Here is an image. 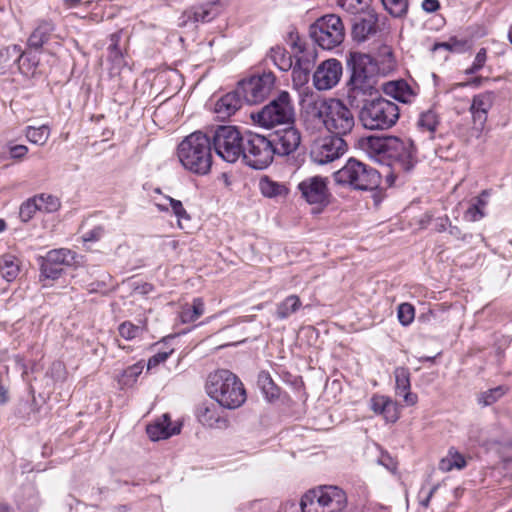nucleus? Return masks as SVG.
<instances>
[{
    "label": "nucleus",
    "instance_id": "4468645a",
    "mask_svg": "<svg viewBox=\"0 0 512 512\" xmlns=\"http://www.w3.org/2000/svg\"><path fill=\"white\" fill-rule=\"evenodd\" d=\"M297 189L301 197L311 205L327 206L330 193L326 178L316 175L303 179Z\"/></svg>",
    "mask_w": 512,
    "mask_h": 512
},
{
    "label": "nucleus",
    "instance_id": "c9c22d12",
    "mask_svg": "<svg viewBox=\"0 0 512 512\" xmlns=\"http://www.w3.org/2000/svg\"><path fill=\"white\" fill-rule=\"evenodd\" d=\"M257 384L268 400H273L279 397V389L268 372L261 371L258 374Z\"/></svg>",
    "mask_w": 512,
    "mask_h": 512
},
{
    "label": "nucleus",
    "instance_id": "3c124183",
    "mask_svg": "<svg viewBox=\"0 0 512 512\" xmlns=\"http://www.w3.org/2000/svg\"><path fill=\"white\" fill-rule=\"evenodd\" d=\"M166 201L169 203V207L171 208L173 214L178 219V224L181 227L182 220H190V216L185 210L182 202L180 200H176L170 196L165 197Z\"/></svg>",
    "mask_w": 512,
    "mask_h": 512
},
{
    "label": "nucleus",
    "instance_id": "864d4df0",
    "mask_svg": "<svg viewBox=\"0 0 512 512\" xmlns=\"http://www.w3.org/2000/svg\"><path fill=\"white\" fill-rule=\"evenodd\" d=\"M310 72L304 68L293 66L292 68V81L293 85L297 88H301L309 82Z\"/></svg>",
    "mask_w": 512,
    "mask_h": 512
},
{
    "label": "nucleus",
    "instance_id": "ddd939ff",
    "mask_svg": "<svg viewBox=\"0 0 512 512\" xmlns=\"http://www.w3.org/2000/svg\"><path fill=\"white\" fill-rule=\"evenodd\" d=\"M384 157L394 160L404 171H410L416 163V149L410 139L387 137Z\"/></svg>",
    "mask_w": 512,
    "mask_h": 512
},
{
    "label": "nucleus",
    "instance_id": "c85d7f7f",
    "mask_svg": "<svg viewBox=\"0 0 512 512\" xmlns=\"http://www.w3.org/2000/svg\"><path fill=\"white\" fill-rule=\"evenodd\" d=\"M20 272L19 259L11 254L3 255L0 259V277L7 282L14 281Z\"/></svg>",
    "mask_w": 512,
    "mask_h": 512
},
{
    "label": "nucleus",
    "instance_id": "ea45409f",
    "mask_svg": "<svg viewBox=\"0 0 512 512\" xmlns=\"http://www.w3.org/2000/svg\"><path fill=\"white\" fill-rule=\"evenodd\" d=\"M25 134L31 143L44 145L50 136V128L47 125L40 127L28 126Z\"/></svg>",
    "mask_w": 512,
    "mask_h": 512
},
{
    "label": "nucleus",
    "instance_id": "72a5a7b5",
    "mask_svg": "<svg viewBox=\"0 0 512 512\" xmlns=\"http://www.w3.org/2000/svg\"><path fill=\"white\" fill-rule=\"evenodd\" d=\"M293 48L298 50L295 52V66L311 71L314 66L315 53L313 51L305 52L304 45L299 39L293 42Z\"/></svg>",
    "mask_w": 512,
    "mask_h": 512
},
{
    "label": "nucleus",
    "instance_id": "49530a36",
    "mask_svg": "<svg viewBox=\"0 0 512 512\" xmlns=\"http://www.w3.org/2000/svg\"><path fill=\"white\" fill-rule=\"evenodd\" d=\"M381 2L393 17H402L408 11V0H381Z\"/></svg>",
    "mask_w": 512,
    "mask_h": 512
},
{
    "label": "nucleus",
    "instance_id": "7c9ffc66",
    "mask_svg": "<svg viewBox=\"0 0 512 512\" xmlns=\"http://www.w3.org/2000/svg\"><path fill=\"white\" fill-rule=\"evenodd\" d=\"M489 196V192L484 190L481 194L474 198L472 204L466 210L464 217L471 222H476L482 219L485 216L484 209L487 205V198Z\"/></svg>",
    "mask_w": 512,
    "mask_h": 512
},
{
    "label": "nucleus",
    "instance_id": "69168bd1",
    "mask_svg": "<svg viewBox=\"0 0 512 512\" xmlns=\"http://www.w3.org/2000/svg\"><path fill=\"white\" fill-rule=\"evenodd\" d=\"M448 232L451 236L458 240H466L467 236L463 234L459 227L452 225L449 223Z\"/></svg>",
    "mask_w": 512,
    "mask_h": 512
},
{
    "label": "nucleus",
    "instance_id": "37998d69",
    "mask_svg": "<svg viewBox=\"0 0 512 512\" xmlns=\"http://www.w3.org/2000/svg\"><path fill=\"white\" fill-rule=\"evenodd\" d=\"M35 198L38 202L37 204L39 206V211L52 213L60 208V200L56 196L50 194H40L35 196Z\"/></svg>",
    "mask_w": 512,
    "mask_h": 512
},
{
    "label": "nucleus",
    "instance_id": "2f4dec72",
    "mask_svg": "<svg viewBox=\"0 0 512 512\" xmlns=\"http://www.w3.org/2000/svg\"><path fill=\"white\" fill-rule=\"evenodd\" d=\"M467 465V460L464 455L457 450L449 451L447 456L443 457L439 462V469L442 472H450L454 469L461 470Z\"/></svg>",
    "mask_w": 512,
    "mask_h": 512
},
{
    "label": "nucleus",
    "instance_id": "6e6552de",
    "mask_svg": "<svg viewBox=\"0 0 512 512\" xmlns=\"http://www.w3.org/2000/svg\"><path fill=\"white\" fill-rule=\"evenodd\" d=\"M215 153L228 163L241 159L243 153L244 133L235 126L221 125L211 130L209 135Z\"/></svg>",
    "mask_w": 512,
    "mask_h": 512
},
{
    "label": "nucleus",
    "instance_id": "dca6fc26",
    "mask_svg": "<svg viewBox=\"0 0 512 512\" xmlns=\"http://www.w3.org/2000/svg\"><path fill=\"white\" fill-rule=\"evenodd\" d=\"M273 142L272 148L275 154L286 156L293 153L301 143V134L293 126L288 125L286 128L275 131L270 136Z\"/></svg>",
    "mask_w": 512,
    "mask_h": 512
},
{
    "label": "nucleus",
    "instance_id": "f257e3e1",
    "mask_svg": "<svg viewBox=\"0 0 512 512\" xmlns=\"http://www.w3.org/2000/svg\"><path fill=\"white\" fill-rule=\"evenodd\" d=\"M351 75L347 83V99L358 106L367 96L378 91V65L368 54L354 52L348 59Z\"/></svg>",
    "mask_w": 512,
    "mask_h": 512
},
{
    "label": "nucleus",
    "instance_id": "6e6d98bb",
    "mask_svg": "<svg viewBox=\"0 0 512 512\" xmlns=\"http://www.w3.org/2000/svg\"><path fill=\"white\" fill-rule=\"evenodd\" d=\"M377 462L378 464L384 466L391 473H395L397 470V460L385 450H381V454L378 457Z\"/></svg>",
    "mask_w": 512,
    "mask_h": 512
},
{
    "label": "nucleus",
    "instance_id": "bb28decb",
    "mask_svg": "<svg viewBox=\"0 0 512 512\" xmlns=\"http://www.w3.org/2000/svg\"><path fill=\"white\" fill-rule=\"evenodd\" d=\"M222 10V4L220 0L210 1L198 6H195L191 10V16L196 22H210L215 19Z\"/></svg>",
    "mask_w": 512,
    "mask_h": 512
},
{
    "label": "nucleus",
    "instance_id": "a878e982",
    "mask_svg": "<svg viewBox=\"0 0 512 512\" xmlns=\"http://www.w3.org/2000/svg\"><path fill=\"white\" fill-rule=\"evenodd\" d=\"M5 52L8 55L11 54L15 57L14 61L18 63L19 69L24 74L33 73L39 64V58L36 55L21 52L18 45H12L5 48Z\"/></svg>",
    "mask_w": 512,
    "mask_h": 512
},
{
    "label": "nucleus",
    "instance_id": "79ce46f5",
    "mask_svg": "<svg viewBox=\"0 0 512 512\" xmlns=\"http://www.w3.org/2000/svg\"><path fill=\"white\" fill-rule=\"evenodd\" d=\"M270 58L274 64L282 71H286L292 67V60L285 50L281 47H274L270 50Z\"/></svg>",
    "mask_w": 512,
    "mask_h": 512
},
{
    "label": "nucleus",
    "instance_id": "4d7b16f0",
    "mask_svg": "<svg viewBox=\"0 0 512 512\" xmlns=\"http://www.w3.org/2000/svg\"><path fill=\"white\" fill-rule=\"evenodd\" d=\"M439 487L440 484H435L427 492H425V487L422 486L418 493L419 504L424 508H428L431 498Z\"/></svg>",
    "mask_w": 512,
    "mask_h": 512
},
{
    "label": "nucleus",
    "instance_id": "cd10ccee",
    "mask_svg": "<svg viewBox=\"0 0 512 512\" xmlns=\"http://www.w3.org/2000/svg\"><path fill=\"white\" fill-rule=\"evenodd\" d=\"M377 19L370 15L368 18H362L355 22L352 28V35L359 42L365 41L370 35L377 31Z\"/></svg>",
    "mask_w": 512,
    "mask_h": 512
},
{
    "label": "nucleus",
    "instance_id": "e433bc0d",
    "mask_svg": "<svg viewBox=\"0 0 512 512\" xmlns=\"http://www.w3.org/2000/svg\"><path fill=\"white\" fill-rule=\"evenodd\" d=\"M204 313V302L201 298H195L192 305L185 306L181 313L180 319L183 323H191L196 321Z\"/></svg>",
    "mask_w": 512,
    "mask_h": 512
},
{
    "label": "nucleus",
    "instance_id": "de8ad7c7",
    "mask_svg": "<svg viewBox=\"0 0 512 512\" xmlns=\"http://www.w3.org/2000/svg\"><path fill=\"white\" fill-rule=\"evenodd\" d=\"M370 0H337L338 5L350 14H359L369 7Z\"/></svg>",
    "mask_w": 512,
    "mask_h": 512
},
{
    "label": "nucleus",
    "instance_id": "423d86ee",
    "mask_svg": "<svg viewBox=\"0 0 512 512\" xmlns=\"http://www.w3.org/2000/svg\"><path fill=\"white\" fill-rule=\"evenodd\" d=\"M333 178L337 185L363 191L374 190L381 182L376 169L354 158H350L341 169L334 172Z\"/></svg>",
    "mask_w": 512,
    "mask_h": 512
},
{
    "label": "nucleus",
    "instance_id": "c756f323",
    "mask_svg": "<svg viewBox=\"0 0 512 512\" xmlns=\"http://www.w3.org/2000/svg\"><path fill=\"white\" fill-rule=\"evenodd\" d=\"M259 188L263 196L268 198H284L288 194V188L279 182L264 176L259 181Z\"/></svg>",
    "mask_w": 512,
    "mask_h": 512
},
{
    "label": "nucleus",
    "instance_id": "0e129e2a",
    "mask_svg": "<svg viewBox=\"0 0 512 512\" xmlns=\"http://www.w3.org/2000/svg\"><path fill=\"white\" fill-rule=\"evenodd\" d=\"M450 220L447 216L439 217L435 220V230L437 232H444L447 230V225L449 226Z\"/></svg>",
    "mask_w": 512,
    "mask_h": 512
},
{
    "label": "nucleus",
    "instance_id": "7ed1b4c3",
    "mask_svg": "<svg viewBox=\"0 0 512 512\" xmlns=\"http://www.w3.org/2000/svg\"><path fill=\"white\" fill-rule=\"evenodd\" d=\"M207 394L221 407L235 409L246 400V392L239 378L229 370H218L209 375Z\"/></svg>",
    "mask_w": 512,
    "mask_h": 512
},
{
    "label": "nucleus",
    "instance_id": "bf43d9fd",
    "mask_svg": "<svg viewBox=\"0 0 512 512\" xmlns=\"http://www.w3.org/2000/svg\"><path fill=\"white\" fill-rule=\"evenodd\" d=\"M172 352V350L170 352H158L150 357L147 363L148 370L158 366L160 363L165 362Z\"/></svg>",
    "mask_w": 512,
    "mask_h": 512
},
{
    "label": "nucleus",
    "instance_id": "5701e85b",
    "mask_svg": "<svg viewBox=\"0 0 512 512\" xmlns=\"http://www.w3.org/2000/svg\"><path fill=\"white\" fill-rule=\"evenodd\" d=\"M395 376V389L396 394L403 398V401L408 406H413L417 403L418 397L415 393L410 391V372L405 367H397L394 370Z\"/></svg>",
    "mask_w": 512,
    "mask_h": 512
},
{
    "label": "nucleus",
    "instance_id": "1a4fd4ad",
    "mask_svg": "<svg viewBox=\"0 0 512 512\" xmlns=\"http://www.w3.org/2000/svg\"><path fill=\"white\" fill-rule=\"evenodd\" d=\"M310 37L325 50L338 47L344 40L345 28L336 14H327L318 18L309 28Z\"/></svg>",
    "mask_w": 512,
    "mask_h": 512
},
{
    "label": "nucleus",
    "instance_id": "c03bdc74",
    "mask_svg": "<svg viewBox=\"0 0 512 512\" xmlns=\"http://www.w3.org/2000/svg\"><path fill=\"white\" fill-rule=\"evenodd\" d=\"M144 329V325H135L130 321H124L119 325L118 332L125 340H133L141 336Z\"/></svg>",
    "mask_w": 512,
    "mask_h": 512
},
{
    "label": "nucleus",
    "instance_id": "f8f14e48",
    "mask_svg": "<svg viewBox=\"0 0 512 512\" xmlns=\"http://www.w3.org/2000/svg\"><path fill=\"white\" fill-rule=\"evenodd\" d=\"M347 147L344 138L327 135L313 141L309 154L312 162L324 165L339 159L347 151Z\"/></svg>",
    "mask_w": 512,
    "mask_h": 512
},
{
    "label": "nucleus",
    "instance_id": "39448f33",
    "mask_svg": "<svg viewBox=\"0 0 512 512\" xmlns=\"http://www.w3.org/2000/svg\"><path fill=\"white\" fill-rule=\"evenodd\" d=\"M359 118L362 125L369 130H386L393 127L400 116L396 103L378 96L373 99H363Z\"/></svg>",
    "mask_w": 512,
    "mask_h": 512
},
{
    "label": "nucleus",
    "instance_id": "4c0bfd02",
    "mask_svg": "<svg viewBox=\"0 0 512 512\" xmlns=\"http://www.w3.org/2000/svg\"><path fill=\"white\" fill-rule=\"evenodd\" d=\"M438 124V116L432 109L422 112L417 120L418 129L423 132H428L430 134V138H433V133L435 132Z\"/></svg>",
    "mask_w": 512,
    "mask_h": 512
},
{
    "label": "nucleus",
    "instance_id": "58836bf2",
    "mask_svg": "<svg viewBox=\"0 0 512 512\" xmlns=\"http://www.w3.org/2000/svg\"><path fill=\"white\" fill-rule=\"evenodd\" d=\"M300 507L302 512H325L320 503V498L314 488L307 491L301 498Z\"/></svg>",
    "mask_w": 512,
    "mask_h": 512
},
{
    "label": "nucleus",
    "instance_id": "f704fd0d",
    "mask_svg": "<svg viewBox=\"0 0 512 512\" xmlns=\"http://www.w3.org/2000/svg\"><path fill=\"white\" fill-rule=\"evenodd\" d=\"M46 258L57 266H71L75 263L76 254L66 248L54 249L47 253Z\"/></svg>",
    "mask_w": 512,
    "mask_h": 512
},
{
    "label": "nucleus",
    "instance_id": "e2e57ef3",
    "mask_svg": "<svg viewBox=\"0 0 512 512\" xmlns=\"http://www.w3.org/2000/svg\"><path fill=\"white\" fill-rule=\"evenodd\" d=\"M421 6L425 12L433 13L440 8V3L438 0H424Z\"/></svg>",
    "mask_w": 512,
    "mask_h": 512
},
{
    "label": "nucleus",
    "instance_id": "f3484780",
    "mask_svg": "<svg viewBox=\"0 0 512 512\" xmlns=\"http://www.w3.org/2000/svg\"><path fill=\"white\" fill-rule=\"evenodd\" d=\"M325 512H341L347 504L345 492L337 486H319L314 488Z\"/></svg>",
    "mask_w": 512,
    "mask_h": 512
},
{
    "label": "nucleus",
    "instance_id": "052dcab7",
    "mask_svg": "<svg viewBox=\"0 0 512 512\" xmlns=\"http://www.w3.org/2000/svg\"><path fill=\"white\" fill-rule=\"evenodd\" d=\"M115 36H112V43L109 46V59L116 64H120L122 62V52L118 47L116 41H114Z\"/></svg>",
    "mask_w": 512,
    "mask_h": 512
},
{
    "label": "nucleus",
    "instance_id": "a19ab883",
    "mask_svg": "<svg viewBox=\"0 0 512 512\" xmlns=\"http://www.w3.org/2000/svg\"><path fill=\"white\" fill-rule=\"evenodd\" d=\"M143 364L142 362L135 363L129 367H127L121 374L119 378V383L123 386H132L139 375L143 371Z\"/></svg>",
    "mask_w": 512,
    "mask_h": 512
},
{
    "label": "nucleus",
    "instance_id": "4be33fe9",
    "mask_svg": "<svg viewBox=\"0 0 512 512\" xmlns=\"http://www.w3.org/2000/svg\"><path fill=\"white\" fill-rule=\"evenodd\" d=\"M243 102L245 101L237 87L234 91L225 94L216 102L215 112L222 119L229 118L241 108Z\"/></svg>",
    "mask_w": 512,
    "mask_h": 512
},
{
    "label": "nucleus",
    "instance_id": "f03ea898",
    "mask_svg": "<svg viewBox=\"0 0 512 512\" xmlns=\"http://www.w3.org/2000/svg\"><path fill=\"white\" fill-rule=\"evenodd\" d=\"M182 166L196 175H207L212 167V145L209 135L196 131L186 136L177 147Z\"/></svg>",
    "mask_w": 512,
    "mask_h": 512
},
{
    "label": "nucleus",
    "instance_id": "338daca9",
    "mask_svg": "<svg viewBox=\"0 0 512 512\" xmlns=\"http://www.w3.org/2000/svg\"><path fill=\"white\" fill-rule=\"evenodd\" d=\"M487 60V50L485 48H481L474 59V62H476L478 65L484 67Z\"/></svg>",
    "mask_w": 512,
    "mask_h": 512
},
{
    "label": "nucleus",
    "instance_id": "8fccbe9b",
    "mask_svg": "<svg viewBox=\"0 0 512 512\" xmlns=\"http://www.w3.org/2000/svg\"><path fill=\"white\" fill-rule=\"evenodd\" d=\"M397 317L403 326L411 324L415 317V309L410 303H402L398 306Z\"/></svg>",
    "mask_w": 512,
    "mask_h": 512
},
{
    "label": "nucleus",
    "instance_id": "774afa93",
    "mask_svg": "<svg viewBox=\"0 0 512 512\" xmlns=\"http://www.w3.org/2000/svg\"><path fill=\"white\" fill-rule=\"evenodd\" d=\"M37 491L33 483H28L23 486V498H32L36 496Z\"/></svg>",
    "mask_w": 512,
    "mask_h": 512
},
{
    "label": "nucleus",
    "instance_id": "6ab92c4d",
    "mask_svg": "<svg viewBox=\"0 0 512 512\" xmlns=\"http://www.w3.org/2000/svg\"><path fill=\"white\" fill-rule=\"evenodd\" d=\"M221 406L213 402H203L196 409V417L198 421L209 428H226L227 419L221 415Z\"/></svg>",
    "mask_w": 512,
    "mask_h": 512
},
{
    "label": "nucleus",
    "instance_id": "13d9d810",
    "mask_svg": "<svg viewBox=\"0 0 512 512\" xmlns=\"http://www.w3.org/2000/svg\"><path fill=\"white\" fill-rule=\"evenodd\" d=\"M104 235V228L102 226H95L91 230L85 232L82 235L84 242H96L100 240Z\"/></svg>",
    "mask_w": 512,
    "mask_h": 512
},
{
    "label": "nucleus",
    "instance_id": "9d476101",
    "mask_svg": "<svg viewBox=\"0 0 512 512\" xmlns=\"http://www.w3.org/2000/svg\"><path fill=\"white\" fill-rule=\"evenodd\" d=\"M273 142L270 138L263 135L245 132L242 161L254 169H264L272 161L275 150L272 148Z\"/></svg>",
    "mask_w": 512,
    "mask_h": 512
},
{
    "label": "nucleus",
    "instance_id": "5fc2aeb1",
    "mask_svg": "<svg viewBox=\"0 0 512 512\" xmlns=\"http://www.w3.org/2000/svg\"><path fill=\"white\" fill-rule=\"evenodd\" d=\"M62 273V268L52 264V262L48 261L45 257L44 261L41 265V275L47 279H58Z\"/></svg>",
    "mask_w": 512,
    "mask_h": 512
},
{
    "label": "nucleus",
    "instance_id": "0eeeda50",
    "mask_svg": "<svg viewBox=\"0 0 512 512\" xmlns=\"http://www.w3.org/2000/svg\"><path fill=\"white\" fill-rule=\"evenodd\" d=\"M252 118L260 126L266 128L293 124L295 109L290 94L287 91H281L269 104L252 114Z\"/></svg>",
    "mask_w": 512,
    "mask_h": 512
},
{
    "label": "nucleus",
    "instance_id": "2eb2a0df",
    "mask_svg": "<svg viewBox=\"0 0 512 512\" xmlns=\"http://www.w3.org/2000/svg\"><path fill=\"white\" fill-rule=\"evenodd\" d=\"M342 75V64L337 59L323 61L313 74V84L319 91L336 86Z\"/></svg>",
    "mask_w": 512,
    "mask_h": 512
},
{
    "label": "nucleus",
    "instance_id": "412c9836",
    "mask_svg": "<svg viewBox=\"0 0 512 512\" xmlns=\"http://www.w3.org/2000/svg\"><path fill=\"white\" fill-rule=\"evenodd\" d=\"M370 409L377 415H381L388 423H395L400 417L398 404L390 397L375 394L369 401Z\"/></svg>",
    "mask_w": 512,
    "mask_h": 512
},
{
    "label": "nucleus",
    "instance_id": "9b49d317",
    "mask_svg": "<svg viewBox=\"0 0 512 512\" xmlns=\"http://www.w3.org/2000/svg\"><path fill=\"white\" fill-rule=\"evenodd\" d=\"M275 76L272 72L253 75L238 83V89L244 101L253 105L263 102L272 92L275 85Z\"/></svg>",
    "mask_w": 512,
    "mask_h": 512
},
{
    "label": "nucleus",
    "instance_id": "473e14b6",
    "mask_svg": "<svg viewBox=\"0 0 512 512\" xmlns=\"http://www.w3.org/2000/svg\"><path fill=\"white\" fill-rule=\"evenodd\" d=\"M302 303L297 295H289L283 301L277 304L276 317L280 320L289 318L292 314L297 312Z\"/></svg>",
    "mask_w": 512,
    "mask_h": 512
},
{
    "label": "nucleus",
    "instance_id": "aec40b11",
    "mask_svg": "<svg viewBox=\"0 0 512 512\" xmlns=\"http://www.w3.org/2000/svg\"><path fill=\"white\" fill-rule=\"evenodd\" d=\"M181 426L180 422H172L169 414L166 413L149 424L146 431L152 441H158L179 434Z\"/></svg>",
    "mask_w": 512,
    "mask_h": 512
},
{
    "label": "nucleus",
    "instance_id": "680f3d73",
    "mask_svg": "<svg viewBox=\"0 0 512 512\" xmlns=\"http://www.w3.org/2000/svg\"><path fill=\"white\" fill-rule=\"evenodd\" d=\"M28 152V148L25 145H15L10 148V155L14 159L23 158Z\"/></svg>",
    "mask_w": 512,
    "mask_h": 512
},
{
    "label": "nucleus",
    "instance_id": "b1692460",
    "mask_svg": "<svg viewBox=\"0 0 512 512\" xmlns=\"http://www.w3.org/2000/svg\"><path fill=\"white\" fill-rule=\"evenodd\" d=\"M54 30L55 26L51 21H39L38 25L28 38V46L35 50L41 49L43 45L50 40Z\"/></svg>",
    "mask_w": 512,
    "mask_h": 512
},
{
    "label": "nucleus",
    "instance_id": "603ef678",
    "mask_svg": "<svg viewBox=\"0 0 512 512\" xmlns=\"http://www.w3.org/2000/svg\"><path fill=\"white\" fill-rule=\"evenodd\" d=\"M506 392V389L502 386L495 387L481 394L479 402L485 406L491 405L501 398Z\"/></svg>",
    "mask_w": 512,
    "mask_h": 512
},
{
    "label": "nucleus",
    "instance_id": "a18cd8bd",
    "mask_svg": "<svg viewBox=\"0 0 512 512\" xmlns=\"http://www.w3.org/2000/svg\"><path fill=\"white\" fill-rule=\"evenodd\" d=\"M387 137H368L365 141V149L371 156L385 154Z\"/></svg>",
    "mask_w": 512,
    "mask_h": 512
},
{
    "label": "nucleus",
    "instance_id": "393cba45",
    "mask_svg": "<svg viewBox=\"0 0 512 512\" xmlns=\"http://www.w3.org/2000/svg\"><path fill=\"white\" fill-rule=\"evenodd\" d=\"M383 91L386 95L402 103H410L415 97L412 88L404 80L384 83Z\"/></svg>",
    "mask_w": 512,
    "mask_h": 512
},
{
    "label": "nucleus",
    "instance_id": "20e7f679",
    "mask_svg": "<svg viewBox=\"0 0 512 512\" xmlns=\"http://www.w3.org/2000/svg\"><path fill=\"white\" fill-rule=\"evenodd\" d=\"M315 116L333 136L344 137L354 126L355 119L351 110L340 100L329 98L314 104Z\"/></svg>",
    "mask_w": 512,
    "mask_h": 512
},
{
    "label": "nucleus",
    "instance_id": "09e8293b",
    "mask_svg": "<svg viewBox=\"0 0 512 512\" xmlns=\"http://www.w3.org/2000/svg\"><path fill=\"white\" fill-rule=\"evenodd\" d=\"M37 203L35 196L22 203L20 206L19 217L23 222H28L33 218L34 214L39 211Z\"/></svg>",
    "mask_w": 512,
    "mask_h": 512
},
{
    "label": "nucleus",
    "instance_id": "a211bd4d",
    "mask_svg": "<svg viewBox=\"0 0 512 512\" xmlns=\"http://www.w3.org/2000/svg\"><path fill=\"white\" fill-rule=\"evenodd\" d=\"M493 92H483L477 94L472 99L470 112L472 114L474 128L482 131L487 121L488 112L494 102Z\"/></svg>",
    "mask_w": 512,
    "mask_h": 512
}]
</instances>
